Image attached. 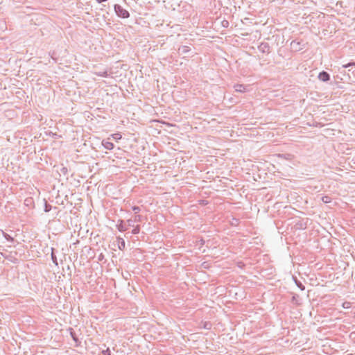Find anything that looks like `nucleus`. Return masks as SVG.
Masks as SVG:
<instances>
[{"mask_svg":"<svg viewBox=\"0 0 355 355\" xmlns=\"http://www.w3.org/2000/svg\"><path fill=\"white\" fill-rule=\"evenodd\" d=\"M114 11L119 17L128 18L130 16L128 11L119 4L114 5Z\"/></svg>","mask_w":355,"mask_h":355,"instance_id":"f257e3e1","label":"nucleus"},{"mask_svg":"<svg viewBox=\"0 0 355 355\" xmlns=\"http://www.w3.org/2000/svg\"><path fill=\"white\" fill-rule=\"evenodd\" d=\"M318 78L321 81L327 82V81L329 80L330 76L327 72L322 71V72H320L319 73Z\"/></svg>","mask_w":355,"mask_h":355,"instance_id":"f03ea898","label":"nucleus"},{"mask_svg":"<svg viewBox=\"0 0 355 355\" xmlns=\"http://www.w3.org/2000/svg\"><path fill=\"white\" fill-rule=\"evenodd\" d=\"M102 144L104 146L105 149L107 150H112L114 148V144L112 142L107 141H103Z\"/></svg>","mask_w":355,"mask_h":355,"instance_id":"7ed1b4c3","label":"nucleus"},{"mask_svg":"<svg viewBox=\"0 0 355 355\" xmlns=\"http://www.w3.org/2000/svg\"><path fill=\"white\" fill-rule=\"evenodd\" d=\"M117 241H118L119 248L121 250H124L125 247V241L122 238H120V237L117 238Z\"/></svg>","mask_w":355,"mask_h":355,"instance_id":"20e7f679","label":"nucleus"},{"mask_svg":"<svg viewBox=\"0 0 355 355\" xmlns=\"http://www.w3.org/2000/svg\"><path fill=\"white\" fill-rule=\"evenodd\" d=\"M235 90L238 92H245V87L243 85H236L234 86Z\"/></svg>","mask_w":355,"mask_h":355,"instance_id":"39448f33","label":"nucleus"},{"mask_svg":"<svg viewBox=\"0 0 355 355\" xmlns=\"http://www.w3.org/2000/svg\"><path fill=\"white\" fill-rule=\"evenodd\" d=\"M178 51H179L180 53L184 54V53H186L189 51V49L188 46H182L179 48Z\"/></svg>","mask_w":355,"mask_h":355,"instance_id":"423d86ee","label":"nucleus"},{"mask_svg":"<svg viewBox=\"0 0 355 355\" xmlns=\"http://www.w3.org/2000/svg\"><path fill=\"white\" fill-rule=\"evenodd\" d=\"M117 228L120 232H124L127 230V228L123 225V222L122 220H121L120 223L117 225Z\"/></svg>","mask_w":355,"mask_h":355,"instance_id":"0eeeda50","label":"nucleus"},{"mask_svg":"<svg viewBox=\"0 0 355 355\" xmlns=\"http://www.w3.org/2000/svg\"><path fill=\"white\" fill-rule=\"evenodd\" d=\"M322 201L325 203V204H327V203H329L331 202V198L329 196H323L322 198Z\"/></svg>","mask_w":355,"mask_h":355,"instance_id":"6e6552de","label":"nucleus"},{"mask_svg":"<svg viewBox=\"0 0 355 355\" xmlns=\"http://www.w3.org/2000/svg\"><path fill=\"white\" fill-rule=\"evenodd\" d=\"M139 231H140V227L139 225H137L136 227H135V228L132 230V233L133 234H137L139 233Z\"/></svg>","mask_w":355,"mask_h":355,"instance_id":"1a4fd4ad","label":"nucleus"},{"mask_svg":"<svg viewBox=\"0 0 355 355\" xmlns=\"http://www.w3.org/2000/svg\"><path fill=\"white\" fill-rule=\"evenodd\" d=\"M3 236L5 237V239L9 241H13V238L11 237L9 234L5 233V232H3Z\"/></svg>","mask_w":355,"mask_h":355,"instance_id":"9d476101","label":"nucleus"},{"mask_svg":"<svg viewBox=\"0 0 355 355\" xmlns=\"http://www.w3.org/2000/svg\"><path fill=\"white\" fill-rule=\"evenodd\" d=\"M142 216L140 215H136L135 216L134 222H140L141 221Z\"/></svg>","mask_w":355,"mask_h":355,"instance_id":"9b49d317","label":"nucleus"},{"mask_svg":"<svg viewBox=\"0 0 355 355\" xmlns=\"http://www.w3.org/2000/svg\"><path fill=\"white\" fill-rule=\"evenodd\" d=\"M295 283L297 284V286L302 290V291H304V286L302 284L301 282H297V280H295Z\"/></svg>","mask_w":355,"mask_h":355,"instance_id":"f8f14e48","label":"nucleus"},{"mask_svg":"<svg viewBox=\"0 0 355 355\" xmlns=\"http://www.w3.org/2000/svg\"><path fill=\"white\" fill-rule=\"evenodd\" d=\"M70 334H71L72 338L73 339V340L77 343L78 340L75 333L73 332L72 331H71Z\"/></svg>","mask_w":355,"mask_h":355,"instance_id":"ddd939ff","label":"nucleus"},{"mask_svg":"<svg viewBox=\"0 0 355 355\" xmlns=\"http://www.w3.org/2000/svg\"><path fill=\"white\" fill-rule=\"evenodd\" d=\"M112 137L114 139H120L121 138V135L119 133H116V134L112 135Z\"/></svg>","mask_w":355,"mask_h":355,"instance_id":"4468645a","label":"nucleus"},{"mask_svg":"<svg viewBox=\"0 0 355 355\" xmlns=\"http://www.w3.org/2000/svg\"><path fill=\"white\" fill-rule=\"evenodd\" d=\"M132 210L135 211V214H137V213H139L141 209H140L139 207L134 206L132 207Z\"/></svg>","mask_w":355,"mask_h":355,"instance_id":"2eb2a0df","label":"nucleus"},{"mask_svg":"<svg viewBox=\"0 0 355 355\" xmlns=\"http://www.w3.org/2000/svg\"><path fill=\"white\" fill-rule=\"evenodd\" d=\"M102 353L103 354V355H111V352L109 348H107L105 350H103Z\"/></svg>","mask_w":355,"mask_h":355,"instance_id":"dca6fc26","label":"nucleus"},{"mask_svg":"<svg viewBox=\"0 0 355 355\" xmlns=\"http://www.w3.org/2000/svg\"><path fill=\"white\" fill-rule=\"evenodd\" d=\"M97 75L100 76L107 77L108 74L107 71H103L98 73Z\"/></svg>","mask_w":355,"mask_h":355,"instance_id":"f3484780","label":"nucleus"},{"mask_svg":"<svg viewBox=\"0 0 355 355\" xmlns=\"http://www.w3.org/2000/svg\"><path fill=\"white\" fill-rule=\"evenodd\" d=\"M51 257L53 263H55V265H58L56 257L53 254V253L51 254Z\"/></svg>","mask_w":355,"mask_h":355,"instance_id":"a211bd4d","label":"nucleus"},{"mask_svg":"<svg viewBox=\"0 0 355 355\" xmlns=\"http://www.w3.org/2000/svg\"><path fill=\"white\" fill-rule=\"evenodd\" d=\"M349 304H350V303H349V302H345V303L343 304V307H344V308H345V309H347V308H349Z\"/></svg>","mask_w":355,"mask_h":355,"instance_id":"6ab92c4d","label":"nucleus"},{"mask_svg":"<svg viewBox=\"0 0 355 355\" xmlns=\"http://www.w3.org/2000/svg\"><path fill=\"white\" fill-rule=\"evenodd\" d=\"M352 65H355V63H348L347 64L344 65L343 67L345 68H347L348 67L352 66Z\"/></svg>","mask_w":355,"mask_h":355,"instance_id":"aec40b11","label":"nucleus"},{"mask_svg":"<svg viewBox=\"0 0 355 355\" xmlns=\"http://www.w3.org/2000/svg\"><path fill=\"white\" fill-rule=\"evenodd\" d=\"M128 223L129 226H133V221L132 220H128Z\"/></svg>","mask_w":355,"mask_h":355,"instance_id":"412c9836","label":"nucleus"},{"mask_svg":"<svg viewBox=\"0 0 355 355\" xmlns=\"http://www.w3.org/2000/svg\"><path fill=\"white\" fill-rule=\"evenodd\" d=\"M107 1V0H96V1H97L98 3H103V2H105V1Z\"/></svg>","mask_w":355,"mask_h":355,"instance_id":"4be33fe9","label":"nucleus"},{"mask_svg":"<svg viewBox=\"0 0 355 355\" xmlns=\"http://www.w3.org/2000/svg\"><path fill=\"white\" fill-rule=\"evenodd\" d=\"M223 26H226L228 24V21H224L223 22Z\"/></svg>","mask_w":355,"mask_h":355,"instance_id":"5701e85b","label":"nucleus"}]
</instances>
